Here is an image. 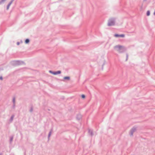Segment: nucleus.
<instances>
[{
	"label": "nucleus",
	"mask_w": 155,
	"mask_h": 155,
	"mask_svg": "<svg viewBox=\"0 0 155 155\" xmlns=\"http://www.w3.org/2000/svg\"><path fill=\"white\" fill-rule=\"evenodd\" d=\"M114 49H117V51L120 53H124L126 50V48L124 46L120 45L115 46L114 47Z\"/></svg>",
	"instance_id": "f257e3e1"
},
{
	"label": "nucleus",
	"mask_w": 155,
	"mask_h": 155,
	"mask_svg": "<svg viewBox=\"0 0 155 155\" xmlns=\"http://www.w3.org/2000/svg\"><path fill=\"white\" fill-rule=\"evenodd\" d=\"M11 64L15 66L25 64L24 62L23 61L20 60L13 61L11 62Z\"/></svg>",
	"instance_id": "f03ea898"
},
{
	"label": "nucleus",
	"mask_w": 155,
	"mask_h": 155,
	"mask_svg": "<svg viewBox=\"0 0 155 155\" xmlns=\"http://www.w3.org/2000/svg\"><path fill=\"white\" fill-rule=\"evenodd\" d=\"M115 20L114 18H112L110 19L108 21L107 25L108 26H113L115 25Z\"/></svg>",
	"instance_id": "7ed1b4c3"
},
{
	"label": "nucleus",
	"mask_w": 155,
	"mask_h": 155,
	"mask_svg": "<svg viewBox=\"0 0 155 155\" xmlns=\"http://www.w3.org/2000/svg\"><path fill=\"white\" fill-rule=\"evenodd\" d=\"M49 72L53 75H57L58 74H60L61 73V71H54L51 70L49 71Z\"/></svg>",
	"instance_id": "20e7f679"
},
{
	"label": "nucleus",
	"mask_w": 155,
	"mask_h": 155,
	"mask_svg": "<svg viewBox=\"0 0 155 155\" xmlns=\"http://www.w3.org/2000/svg\"><path fill=\"white\" fill-rule=\"evenodd\" d=\"M136 130V128L135 127H133L130 130V136H132L133 135L134 132Z\"/></svg>",
	"instance_id": "39448f33"
},
{
	"label": "nucleus",
	"mask_w": 155,
	"mask_h": 155,
	"mask_svg": "<svg viewBox=\"0 0 155 155\" xmlns=\"http://www.w3.org/2000/svg\"><path fill=\"white\" fill-rule=\"evenodd\" d=\"M114 36L116 37H121L124 38L125 37V35L124 34L119 35L118 34H116L114 35Z\"/></svg>",
	"instance_id": "423d86ee"
},
{
	"label": "nucleus",
	"mask_w": 155,
	"mask_h": 155,
	"mask_svg": "<svg viewBox=\"0 0 155 155\" xmlns=\"http://www.w3.org/2000/svg\"><path fill=\"white\" fill-rule=\"evenodd\" d=\"M88 133L91 135V136H92L94 134L92 130L89 129L88 130Z\"/></svg>",
	"instance_id": "0eeeda50"
},
{
	"label": "nucleus",
	"mask_w": 155,
	"mask_h": 155,
	"mask_svg": "<svg viewBox=\"0 0 155 155\" xmlns=\"http://www.w3.org/2000/svg\"><path fill=\"white\" fill-rule=\"evenodd\" d=\"M82 117L81 115L80 114H77V119L78 120H80Z\"/></svg>",
	"instance_id": "6e6552de"
},
{
	"label": "nucleus",
	"mask_w": 155,
	"mask_h": 155,
	"mask_svg": "<svg viewBox=\"0 0 155 155\" xmlns=\"http://www.w3.org/2000/svg\"><path fill=\"white\" fill-rule=\"evenodd\" d=\"M14 116H15L14 115H12L9 120V121L10 122H12V121L13 120V118L14 117Z\"/></svg>",
	"instance_id": "1a4fd4ad"
},
{
	"label": "nucleus",
	"mask_w": 155,
	"mask_h": 155,
	"mask_svg": "<svg viewBox=\"0 0 155 155\" xmlns=\"http://www.w3.org/2000/svg\"><path fill=\"white\" fill-rule=\"evenodd\" d=\"M30 40L29 39H26L25 41V43L26 44H28L30 42Z\"/></svg>",
	"instance_id": "9d476101"
},
{
	"label": "nucleus",
	"mask_w": 155,
	"mask_h": 155,
	"mask_svg": "<svg viewBox=\"0 0 155 155\" xmlns=\"http://www.w3.org/2000/svg\"><path fill=\"white\" fill-rule=\"evenodd\" d=\"M70 78L69 76H66L64 78V80H70Z\"/></svg>",
	"instance_id": "9b49d317"
},
{
	"label": "nucleus",
	"mask_w": 155,
	"mask_h": 155,
	"mask_svg": "<svg viewBox=\"0 0 155 155\" xmlns=\"http://www.w3.org/2000/svg\"><path fill=\"white\" fill-rule=\"evenodd\" d=\"M11 2H9V3H8V5H7V10H8V9L10 6L11 5V4L12 3Z\"/></svg>",
	"instance_id": "f8f14e48"
},
{
	"label": "nucleus",
	"mask_w": 155,
	"mask_h": 155,
	"mask_svg": "<svg viewBox=\"0 0 155 155\" xmlns=\"http://www.w3.org/2000/svg\"><path fill=\"white\" fill-rule=\"evenodd\" d=\"M13 136H11L10 137V143H11L12 142V141L13 140Z\"/></svg>",
	"instance_id": "ddd939ff"
},
{
	"label": "nucleus",
	"mask_w": 155,
	"mask_h": 155,
	"mask_svg": "<svg viewBox=\"0 0 155 155\" xmlns=\"http://www.w3.org/2000/svg\"><path fill=\"white\" fill-rule=\"evenodd\" d=\"M52 129L49 132V134H48V139H49V137H50L51 135V132H52Z\"/></svg>",
	"instance_id": "4468645a"
},
{
	"label": "nucleus",
	"mask_w": 155,
	"mask_h": 155,
	"mask_svg": "<svg viewBox=\"0 0 155 155\" xmlns=\"http://www.w3.org/2000/svg\"><path fill=\"white\" fill-rule=\"evenodd\" d=\"M146 15H147V16H149L150 15V11L148 10V11H147V12Z\"/></svg>",
	"instance_id": "2eb2a0df"
},
{
	"label": "nucleus",
	"mask_w": 155,
	"mask_h": 155,
	"mask_svg": "<svg viewBox=\"0 0 155 155\" xmlns=\"http://www.w3.org/2000/svg\"><path fill=\"white\" fill-rule=\"evenodd\" d=\"M6 0H1L0 1V5L2 4V3H4Z\"/></svg>",
	"instance_id": "dca6fc26"
},
{
	"label": "nucleus",
	"mask_w": 155,
	"mask_h": 155,
	"mask_svg": "<svg viewBox=\"0 0 155 155\" xmlns=\"http://www.w3.org/2000/svg\"><path fill=\"white\" fill-rule=\"evenodd\" d=\"M12 102L13 103V104H15V97H14L13 98Z\"/></svg>",
	"instance_id": "f3484780"
},
{
	"label": "nucleus",
	"mask_w": 155,
	"mask_h": 155,
	"mask_svg": "<svg viewBox=\"0 0 155 155\" xmlns=\"http://www.w3.org/2000/svg\"><path fill=\"white\" fill-rule=\"evenodd\" d=\"M33 107H31V108H30V110H29V111L30 112H32L33 111Z\"/></svg>",
	"instance_id": "a211bd4d"
},
{
	"label": "nucleus",
	"mask_w": 155,
	"mask_h": 155,
	"mask_svg": "<svg viewBox=\"0 0 155 155\" xmlns=\"http://www.w3.org/2000/svg\"><path fill=\"white\" fill-rule=\"evenodd\" d=\"M81 97L82 98H84L85 97V96L84 94H82Z\"/></svg>",
	"instance_id": "6ab92c4d"
},
{
	"label": "nucleus",
	"mask_w": 155,
	"mask_h": 155,
	"mask_svg": "<svg viewBox=\"0 0 155 155\" xmlns=\"http://www.w3.org/2000/svg\"><path fill=\"white\" fill-rule=\"evenodd\" d=\"M128 54H126V61H127V60L128 58Z\"/></svg>",
	"instance_id": "aec40b11"
},
{
	"label": "nucleus",
	"mask_w": 155,
	"mask_h": 155,
	"mask_svg": "<svg viewBox=\"0 0 155 155\" xmlns=\"http://www.w3.org/2000/svg\"><path fill=\"white\" fill-rule=\"evenodd\" d=\"M12 107L13 109H15V104H13V105L12 106Z\"/></svg>",
	"instance_id": "412c9836"
},
{
	"label": "nucleus",
	"mask_w": 155,
	"mask_h": 155,
	"mask_svg": "<svg viewBox=\"0 0 155 155\" xmlns=\"http://www.w3.org/2000/svg\"><path fill=\"white\" fill-rule=\"evenodd\" d=\"M0 80H3V78L2 76L0 77Z\"/></svg>",
	"instance_id": "4be33fe9"
},
{
	"label": "nucleus",
	"mask_w": 155,
	"mask_h": 155,
	"mask_svg": "<svg viewBox=\"0 0 155 155\" xmlns=\"http://www.w3.org/2000/svg\"><path fill=\"white\" fill-rule=\"evenodd\" d=\"M17 45H19L20 44V42H17Z\"/></svg>",
	"instance_id": "5701e85b"
},
{
	"label": "nucleus",
	"mask_w": 155,
	"mask_h": 155,
	"mask_svg": "<svg viewBox=\"0 0 155 155\" xmlns=\"http://www.w3.org/2000/svg\"><path fill=\"white\" fill-rule=\"evenodd\" d=\"M104 63L102 65V69H103V66L104 65Z\"/></svg>",
	"instance_id": "b1692460"
},
{
	"label": "nucleus",
	"mask_w": 155,
	"mask_h": 155,
	"mask_svg": "<svg viewBox=\"0 0 155 155\" xmlns=\"http://www.w3.org/2000/svg\"><path fill=\"white\" fill-rule=\"evenodd\" d=\"M14 1V0H11L10 2H12V3Z\"/></svg>",
	"instance_id": "393cba45"
},
{
	"label": "nucleus",
	"mask_w": 155,
	"mask_h": 155,
	"mask_svg": "<svg viewBox=\"0 0 155 155\" xmlns=\"http://www.w3.org/2000/svg\"><path fill=\"white\" fill-rule=\"evenodd\" d=\"M3 154V153H0V155H2Z\"/></svg>",
	"instance_id": "a878e982"
},
{
	"label": "nucleus",
	"mask_w": 155,
	"mask_h": 155,
	"mask_svg": "<svg viewBox=\"0 0 155 155\" xmlns=\"http://www.w3.org/2000/svg\"><path fill=\"white\" fill-rule=\"evenodd\" d=\"M153 15H155V10H154V12L153 13Z\"/></svg>",
	"instance_id": "bb28decb"
},
{
	"label": "nucleus",
	"mask_w": 155,
	"mask_h": 155,
	"mask_svg": "<svg viewBox=\"0 0 155 155\" xmlns=\"http://www.w3.org/2000/svg\"><path fill=\"white\" fill-rule=\"evenodd\" d=\"M144 1H146L147 0H143Z\"/></svg>",
	"instance_id": "cd10ccee"
},
{
	"label": "nucleus",
	"mask_w": 155,
	"mask_h": 155,
	"mask_svg": "<svg viewBox=\"0 0 155 155\" xmlns=\"http://www.w3.org/2000/svg\"><path fill=\"white\" fill-rule=\"evenodd\" d=\"M3 70L2 69H1V68H0V71L1 70Z\"/></svg>",
	"instance_id": "c85d7f7f"
},
{
	"label": "nucleus",
	"mask_w": 155,
	"mask_h": 155,
	"mask_svg": "<svg viewBox=\"0 0 155 155\" xmlns=\"http://www.w3.org/2000/svg\"><path fill=\"white\" fill-rule=\"evenodd\" d=\"M13 155H14V154H13Z\"/></svg>",
	"instance_id": "c756f323"
}]
</instances>
